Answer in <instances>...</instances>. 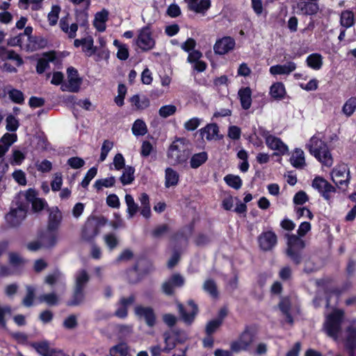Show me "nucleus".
I'll list each match as a JSON object with an SVG mask.
<instances>
[{"label":"nucleus","mask_w":356,"mask_h":356,"mask_svg":"<svg viewBox=\"0 0 356 356\" xmlns=\"http://www.w3.org/2000/svg\"><path fill=\"white\" fill-rule=\"evenodd\" d=\"M24 37L22 35V33H19L15 37L9 38L7 41V44L10 47L19 46L22 48L24 45Z\"/></svg>","instance_id":"338daca9"},{"label":"nucleus","mask_w":356,"mask_h":356,"mask_svg":"<svg viewBox=\"0 0 356 356\" xmlns=\"http://www.w3.org/2000/svg\"><path fill=\"white\" fill-rule=\"evenodd\" d=\"M93 39L91 37L83 38V51L87 56H91L96 51V47L93 44Z\"/></svg>","instance_id":"603ef678"},{"label":"nucleus","mask_w":356,"mask_h":356,"mask_svg":"<svg viewBox=\"0 0 356 356\" xmlns=\"http://www.w3.org/2000/svg\"><path fill=\"white\" fill-rule=\"evenodd\" d=\"M312 187L317 190L327 200L331 197V194L336 191L335 187L321 177H316L312 181Z\"/></svg>","instance_id":"9b49d317"},{"label":"nucleus","mask_w":356,"mask_h":356,"mask_svg":"<svg viewBox=\"0 0 356 356\" xmlns=\"http://www.w3.org/2000/svg\"><path fill=\"white\" fill-rule=\"evenodd\" d=\"M208 159V154L206 152H201L194 154L190 160V165L193 169H196L204 164Z\"/></svg>","instance_id":"f704fd0d"},{"label":"nucleus","mask_w":356,"mask_h":356,"mask_svg":"<svg viewBox=\"0 0 356 356\" xmlns=\"http://www.w3.org/2000/svg\"><path fill=\"white\" fill-rule=\"evenodd\" d=\"M253 341L254 336L252 333L246 329L241 333L238 339L231 343V350L234 353L247 350Z\"/></svg>","instance_id":"9d476101"},{"label":"nucleus","mask_w":356,"mask_h":356,"mask_svg":"<svg viewBox=\"0 0 356 356\" xmlns=\"http://www.w3.org/2000/svg\"><path fill=\"white\" fill-rule=\"evenodd\" d=\"M63 184V176L61 173L56 172L54 175V179L51 183V190L53 191H58L60 190Z\"/></svg>","instance_id":"0e129e2a"},{"label":"nucleus","mask_w":356,"mask_h":356,"mask_svg":"<svg viewBox=\"0 0 356 356\" xmlns=\"http://www.w3.org/2000/svg\"><path fill=\"white\" fill-rule=\"evenodd\" d=\"M113 45L118 48V58L121 60H126L129 56L128 46L126 44L121 43L118 40L113 41Z\"/></svg>","instance_id":"a19ab883"},{"label":"nucleus","mask_w":356,"mask_h":356,"mask_svg":"<svg viewBox=\"0 0 356 356\" xmlns=\"http://www.w3.org/2000/svg\"><path fill=\"white\" fill-rule=\"evenodd\" d=\"M60 10L61 8L58 5H53L51 6V10L47 15L48 22L50 26H53L57 24Z\"/></svg>","instance_id":"de8ad7c7"},{"label":"nucleus","mask_w":356,"mask_h":356,"mask_svg":"<svg viewBox=\"0 0 356 356\" xmlns=\"http://www.w3.org/2000/svg\"><path fill=\"white\" fill-rule=\"evenodd\" d=\"M113 143L109 140H105L103 142L101 147V154L99 159V162H103L104 161L106 160L109 152L113 147Z\"/></svg>","instance_id":"5fc2aeb1"},{"label":"nucleus","mask_w":356,"mask_h":356,"mask_svg":"<svg viewBox=\"0 0 356 356\" xmlns=\"http://www.w3.org/2000/svg\"><path fill=\"white\" fill-rule=\"evenodd\" d=\"M31 346L40 356H70L63 350L53 347L46 340L34 342L31 344Z\"/></svg>","instance_id":"1a4fd4ad"},{"label":"nucleus","mask_w":356,"mask_h":356,"mask_svg":"<svg viewBox=\"0 0 356 356\" xmlns=\"http://www.w3.org/2000/svg\"><path fill=\"white\" fill-rule=\"evenodd\" d=\"M258 243L262 250L269 251L277 245V235L273 231L263 232L258 236Z\"/></svg>","instance_id":"4468645a"},{"label":"nucleus","mask_w":356,"mask_h":356,"mask_svg":"<svg viewBox=\"0 0 356 356\" xmlns=\"http://www.w3.org/2000/svg\"><path fill=\"white\" fill-rule=\"evenodd\" d=\"M108 12L104 9L96 13L93 24L97 31L103 32L106 30V22L108 20Z\"/></svg>","instance_id":"cd10ccee"},{"label":"nucleus","mask_w":356,"mask_h":356,"mask_svg":"<svg viewBox=\"0 0 356 356\" xmlns=\"http://www.w3.org/2000/svg\"><path fill=\"white\" fill-rule=\"evenodd\" d=\"M298 8L302 14L307 15H315L319 10L318 3L314 1H301L298 3Z\"/></svg>","instance_id":"bb28decb"},{"label":"nucleus","mask_w":356,"mask_h":356,"mask_svg":"<svg viewBox=\"0 0 356 356\" xmlns=\"http://www.w3.org/2000/svg\"><path fill=\"white\" fill-rule=\"evenodd\" d=\"M190 10L204 15L211 6L210 0H186Z\"/></svg>","instance_id":"4be33fe9"},{"label":"nucleus","mask_w":356,"mask_h":356,"mask_svg":"<svg viewBox=\"0 0 356 356\" xmlns=\"http://www.w3.org/2000/svg\"><path fill=\"white\" fill-rule=\"evenodd\" d=\"M99 234V225L94 218H88L82 230L81 237L87 241H92Z\"/></svg>","instance_id":"dca6fc26"},{"label":"nucleus","mask_w":356,"mask_h":356,"mask_svg":"<svg viewBox=\"0 0 356 356\" xmlns=\"http://www.w3.org/2000/svg\"><path fill=\"white\" fill-rule=\"evenodd\" d=\"M135 300L134 296L120 299L119 307L115 311V314L119 318H125L127 316V307Z\"/></svg>","instance_id":"c85d7f7f"},{"label":"nucleus","mask_w":356,"mask_h":356,"mask_svg":"<svg viewBox=\"0 0 356 356\" xmlns=\"http://www.w3.org/2000/svg\"><path fill=\"white\" fill-rule=\"evenodd\" d=\"M85 299V292L83 289L74 288L72 300L68 305L71 306H76L83 302Z\"/></svg>","instance_id":"8fccbe9b"},{"label":"nucleus","mask_w":356,"mask_h":356,"mask_svg":"<svg viewBox=\"0 0 356 356\" xmlns=\"http://www.w3.org/2000/svg\"><path fill=\"white\" fill-rule=\"evenodd\" d=\"M235 45L236 42L233 38L225 36L216 40L213 45V51L216 54L225 55L232 51Z\"/></svg>","instance_id":"ddd939ff"},{"label":"nucleus","mask_w":356,"mask_h":356,"mask_svg":"<svg viewBox=\"0 0 356 356\" xmlns=\"http://www.w3.org/2000/svg\"><path fill=\"white\" fill-rule=\"evenodd\" d=\"M165 186L167 188L175 186L178 184L179 175L171 168H168L165 170Z\"/></svg>","instance_id":"e433bc0d"},{"label":"nucleus","mask_w":356,"mask_h":356,"mask_svg":"<svg viewBox=\"0 0 356 356\" xmlns=\"http://www.w3.org/2000/svg\"><path fill=\"white\" fill-rule=\"evenodd\" d=\"M341 25L343 28H350L354 24V14L352 11L345 10L341 14Z\"/></svg>","instance_id":"a18cd8bd"},{"label":"nucleus","mask_w":356,"mask_h":356,"mask_svg":"<svg viewBox=\"0 0 356 356\" xmlns=\"http://www.w3.org/2000/svg\"><path fill=\"white\" fill-rule=\"evenodd\" d=\"M297 68L293 61H288L284 64H277L269 68V72L273 76H289Z\"/></svg>","instance_id":"f3484780"},{"label":"nucleus","mask_w":356,"mask_h":356,"mask_svg":"<svg viewBox=\"0 0 356 356\" xmlns=\"http://www.w3.org/2000/svg\"><path fill=\"white\" fill-rule=\"evenodd\" d=\"M331 177L337 187L345 189L348 187L350 179V169L344 163L338 165L332 170Z\"/></svg>","instance_id":"423d86ee"},{"label":"nucleus","mask_w":356,"mask_h":356,"mask_svg":"<svg viewBox=\"0 0 356 356\" xmlns=\"http://www.w3.org/2000/svg\"><path fill=\"white\" fill-rule=\"evenodd\" d=\"M202 121L199 118H192L184 123V127L187 131H194L200 125Z\"/></svg>","instance_id":"e2e57ef3"},{"label":"nucleus","mask_w":356,"mask_h":356,"mask_svg":"<svg viewBox=\"0 0 356 356\" xmlns=\"http://www.w3.org/2000/svg\"><path fill=\"white\" fill-rule=\"evenodd\" d=\"M113 164L116 170H120L125 168V160L122 154H115L113 158Z\"/></svg>","instance_id":"774afa93"},{"label":"nucleus","mask_w":356,"mask_h":356,"mask_svg":"<svg viewBox=\"0 0 356 356\" xmlns=\"http://www.w3.org/2000/svg\"><path fill=\"white\" fill-rule=\"evenodd\" d=\"M356 110V97H350L344 104L342 111L346 116H350Z\"/></svg>","instance_id":"864d4df0"},{"label":"nucleus","mask_w":356,"mask_h":356,"mask_svg":"<svg viewBox=\"0 0 356 356\" xmlns=\"http://www.w3.org/2000/svg\"><path fill=\"white\" fill-rule=\"evenodd\" d=\"M286 255L296 264H299L302 259V250L305 242L300 237L294 234H287Z\"/></svg>","instance_id":"20e7f679"},{"label":"nucleus","mask_w":356,"mask_h":356,"mask_svg":"<svg viewBox=\"0 0 356 356\" xmlns=\"http://www.w3.org/2000/svg\"><path fill=\"white\" fill-rule=\"evenodd\" d=\"M130 102L136 110H144L149 106V99L146 96L135 95L131 97Z\"/></svg>","instance_id":"72a5a7b5"},{"label":"nucleus","mask_w":356,"mask_h":356,"mask_svg":"<svg viewBox=\"0 0 356 356\" xmlns=\"http://www.w3.org/2000/svg\"><path fill=\"white\" fill-rule=\"evenodd\" d=\"M89 280V275L85 270H78L75 275L74 288L84 289Z\"/></svg>","instance_id":"c9c22d12"},{"label":"nucleus","mask_w":356,"mask_h":356,"mask_svg":"<svg viewBox=\"0 0 356 356\" xmlns=\"http://www.w3.org/2000/svg\"><path fill=\"white\" fill-rule=\"evenodd\" d=\"M27 293L23 299L22 303L26 307H30L33 304V300L35 296V289L31 286H26Z\"/></svg>","instance_id":"680f3d73"},{"label":"nucleus","mask_w":356,"mask_h":356,"mask_svg":"<svg viewBox=\"0 0 356 356\" xmlns=\"http://www.w3.org/2000/svg\"><path fill=\"white\" fill-rule=\"evenodd\" d=\"M178 309L183 321L187 324H191L193 321L198 311L197 305L193 300L188 302L186 308L181 304H178Z\"/></svg>","instance_id":"2eb2a0df"},{"label":"nucleus","mask_w":356,"mask_h":356,"mask_svg":"<svg viewBox=\"0 0 356 356\" xmlns=\"http://www.w3.org/2000/svg\"><path fill=\"white\" fill-rule=\"evenodd\" d=\"M134 313L139 319L144 320L149 327H153L155 325L156 315L152 307L137 305L134 308Z\"/></svg>","instance_id":"f8f14e48"},{"label":"nucleus","mask_w":356,"mask_h":356,"mask_svg":"<svg viewBox=\"0 0 356 356\" xmlns=\"http://www.w3.org/2000/svg\"><path fill=\"white\" fill-rule=\"evenodd\" d=\"M224 181L230 187L239 189L242 186L241 179L236 175H227L224 177Z\"/></svg>","instance_id":"3c124183"},{"label":"nucleus","mask_w":356,"mask_h":356,"mask_svg":"<svg viewBox=\"0 0 356 356\" xmlns=\"http://www.w3.org/2000/svg\"><path fill=\"white\" fill-rule=\"evenodd\" d=\"M97 173V169L96 168L93 167L90 168L81 183V186L83 188H86L89 185L90 181L96 176Z\"/></svg>","instance_id":"052dcab7"},{"label":"nucleus","mask_w":356,"mask_h":356,"mask_svg":"<svg viewBox=\"0 0 356 356\" xmlns=\"http://www.w3.org/2000/svg\"><path fill=\"white\" fill-rule=\"evenodd\" d=\"M202 289L211 298H216L218 296V291L216 282L212 279H207L202 285Z\"/></svg>","instance_id":"4c0bfd02"},{"label":"nucleus","mask_w":356,"mask_h":356,"mask_svg":"<svg viewBox=\"0 0 356 356\" xmlns=\"http://www.w3.org/2000/svg\"><path fill=\"white\" fill-rule=\"evenodd\" d=\"M10 99L17 104H22L24 102V97L23 93L17 89H11L8 92Z\"/></svg>","instance_id":"bf43d9fd"},{"label":"nucleus","mask_w":356,"mask_h":356,"mask_svg":"<svg viewBox=\"0 0 356 356\" xmlns=\"http://www.w3.org/2000/svg\"><path fill=\"white\" fill-rule=\"evenodd\" d=\"M179 140L173 142L169 147L168 157L172 164H180L186 162L188 158V151Z\"/></svg>","instance_id":"0eeeda50"},{"label":"nucleus","mask_w":356,"mask_h":356,"mask_svg":"<svg viewBox=\"0 0 356 356\" xmlns=\"http://www.w3.org/2000/svg\"><path fill=\"white\" fill-rule=\"evenodd\" d=\"M62 213L58 207H52L49 209V218L47 229L49 231H56L61 223Z\"/></svg>","instance_id":"412c9836"},{"label":"nucleus","mask_w":356,"mask_h":356,"mask_svg":"<svg viewBox=\"0 0 356 356\" xmlns=\"http://www.w3.org/2000/svg\"><path fill=\"white\" fill-rule=\"evenodd\" d=\"M131 131L135 136H143L147 133V127L143 120L137 119L132 125Z\"/></svg>","instance_id":"58836bf2"},{"label":"nucleus","mask_w":356,"mask_h":356,"mask_svg":"<svg viewBox=\"0 0 356 356\" xmlns=\"http://www.w3.org/2000/svg\"><path fill=\"white\" fill-rule=\"evenodd\" d=\"M290 300L288 298H284L281 300L279 307L281 310V312L286 316V321L290 323H293V318L290 314L289 310H290Z\"/></svg>","instance_id":"49530a36"},{"label":"nucleus","mask_w":356,"mask_h":356,"mask_svg":"<svg viewBox=\"0 0 356 356\" xmlns=\"http://www.w3.org/2000/svg\"><path fill=\"white\" fill-rule=\"evenodd\" d=\"M108 356H133L130 354V349L126 343H119L109 349Z\"/></svg>","instance_id":"7c9ffc66"},{"label":"nucleus","mask_w":356,"mask_h":356,"mask_svg":"<svg viewBox=\"0 0 356 356\" xmlns=\"http://www.w3.org/2000/svg\"><path fill=\"white\" fill-rule=\"evenodd\" d=\"M218 131V127L216 124H209L200 130L202 138L207 140L216 139Z\"/></svg>","instance_id":"c756f323"},{"label":"nucleus","mask_w":356,"mask_h":356,"mask_svg":"<svg viewBox=\"0 0 356 356\" xmlns=\"http://www.w3.org/2000/svg\"><path fill=\"white\" fill-rule=\"evenodd\" d=\"M27 209L26 202L16 200L13 203L10 211L6 216L7 222L12 227L19 225L26 216Z\"/></svg>","instance_id":"39448f33"},{"label":"nucleus","mask_w":356,"mask_h":356,"mask_svg":"<svg viewBox=\"0 0 356 356\" xmlns=\"http://www.w3.org/2000/svg\"><path fill=\"white\" fill-rule=\"evenodd\" d=\"M290 162L295 168H303L305 165L304 152L301 149L296 148L290 158Z\"/></svg>","instance_id":"2f4dec72"},{"label":"nucleus","mask_w":356,"mask_h":356,"mask_svg":"<svg viewBox=\"0 0 356 356\" xmlns=\"http://www.w3.org/2000/svg\"><path fill=\"white\" fill-rule=\"evenodd\" d=\"M41 241L43 246L51 247L57 242V234L55 231L47 229V232L42 236Z\"/></svg>","instance_id":"37998d69"},{"label":"nucleus","mask_w":356,"mask_h":356,"mask_svg":"<svg viewBox=\"0 0 356 356\" xmlns=\"http://www.w3.org/2000/svg\"><path fill=\"white\" fill-rule=\"evenodd\" d=\"M306 62L309 67L318 70L323 65V58L319 54H312L307 58Z\"/></svg>","instance_id":"ea45409f"},{"label":"nucleus","mask_w":356,"mask_h":356,"mask_svg":"<svg viewBox=\"0 0 356 356\" xmlns=\"http://www.w3.org/2000/svg\"><path fill=\"white\" fill-rule=\"evenodd\" d=\"M177 111V107L172 104L161 106L159 110V115L163 118H167L174 115Z\"/></svg>","instance_id":"6e6d98bb"},{"label":"nucleus","mask_w":356,"mask_h":356,"mask_svg":"<svg viewBox=\"0 0 356 356\" xmlns=\"http://www.w3.org/2000/svg\"><path fill=\"white\" fill-rule=\"evenodd\" d=\"M184 284V279L179 274H174L162 284V290L166 295H172L175 289Z\"/></svg>","instance_id":"6ab92c4d"},{"label":"nucleus","mask_w":356,"mask_h":356,"mask_svg":"<svg viewBox=\"0 0 356 356\" xmlns=\"http://www.w3.org/2000/svg\"><path fill=\"white\" fill-rule=\"evenodd\" d=\"M266 143L267 146L275 151H277L275 154H285L288 152V146L284 144L280 138L272 135H268L266 137Z\"/></svg>","instance_id":"aec40b11"},{"label":"nucleus","mask_w":356,"mask_h":356,"mask_svg":"<svg viewBox=\"0 0 356 356\" xmlns=\"http://www.w3.org/2000/svg\"><path fill=\"white\" fill-rule=\"evenodd\" d=\"M134 44L143 51H147L154 48L156 40L149 24L144 26L137 31V36L134 39Z\"/></svg>","instance_id":"7ed1b4c3"},{"label":"nucleus","mask_w":356,"mask_h":356,"mask_svg":"<svg viewBox=\"0 0 356 356\" xmlns=\"http://www.w3.org/2000/svg\"><path fill=\"white\" fill-rule=\"evenodd\" d=\"M17 140L15 134H5L0 139V156L2 157L8 152L9 147Z\"/></svg>","instance_id":"393cba45"},{"label":"nucleus","mask_w":356,"mask_h":356,"mask_svg":"<svg viewBox=\"0 0 356 356\" xmlns=\"http://www.w3.org/2000/svg\"><path fill=\"white\" fill-rule=\"evenodd\" d=\"M19 127V122L13 115L6 118V129L9 131H15Z\"/></svg>","instance_id":"69168bd1"},{"label":"nucleus","mask_w":356,"mask_h":356,"mask_svg":"<svg viewBox=\"0 0 356 356\" xmlns=\"http://www.w3.org/2000/svg\"><path fill=\"white\" fill-rule=\"evenodd\" d=\"M241 106L243 109H249L252 104V91L249 87L240 89L238 92Z\"/></svg>","instance_id":"a878e982"},{"label":"nucleus","mask_w":356,"mask_h":356,"mask_svg":"<svg viewBox=\"0 0 356 356\" xmlns=\"http://www.w3.org/2000/svg\"><path fill=\"white\" fill-rule=\"evenodd\" d=\"M67 78V81L61 86V90L70 92H78L82 83V79L79 77L78 71L73 67H68Z\"/></svg>","instance_id":"6e6552de"},{"label":"nucleus","mask_w":356,"mask_h":356,"mask_svg":"<svg viewBox=\"0 0 356 356\" xmlns=\"http://www.w3.org/2000/svg\"><path fill=\"white\" fill-rule=\"evenodd\" d=\"M53 58L49 56H44L38 60L36 71L38 74H42L44 72V70L49 67V61L52 60Z\"/></svg>","instance_id":"13d9d810"},{"label":"nucleus","mask_w":356,"mask_h":356,"mask_svg":"<svg viewBox=\"0 0 356 356\" xmlns=\"http://www.w3.org/2000/svg\"><path fill=\"white\" fill-rule=\"evenodd\" d=\"M60 29L65 32L70 38H75L78 30V25L76 23L70 24L69 15L60 19L59 22Z\"/></svg>","instance_id":"5701e85b"},{"label":"nucleus","mask_w":356,"mask_h":356,"mask_svg":"<svg viewBox=\"0 0 356 356\" xmlns=\"http://www.w3.org/2000/svg\"><path fill=\"white\" fill-rule=\"evenodd\" d=\"M116 181L115 177L113 176L106 177L104 179H99L95 181L94 187L97 191H101L103 187L110 188L115 185Z\"/></svg>","instance_id":"c03bdc74"},{"label":"nucleus","mask_w":356,"mask_h":356,"mask_svg":"<svg viewBox=\"0 0 356 356\" xmlns=\"http://www.w3.org/2000/svg\"><path fill=\"white\" fill-rule=\"evenodd\" d=\"M123 172L120 180L123 185H128L133 182L134 180L135 169L131 166H127L123 168Z\"/></svg>","instance_id":"79ce46f5"},{"label":"nucleus","mask_w":356,"mask_h":356,"mask_svg":"<svg viewBox=\"0 0 356 356\" xmlns=\"http://www.w3.org/2000/svg\"><path fill=\"white\" fill-rule=\"evenodd\" d=\"M345 349L348 356H356V323L347 328Z\"/></svg>","instance_id":"a211bd4d"},{"label":"nucleus","mask_w":356,"mask_h":356,"mask_svg":"<svg viewBox=\"0 0 356 356\" xmlns=\"http://www.w3.org/2000/svg\"><path fill=\"white\" fill-rule=\"evenodd\" d=\"M270 96L275 99H282L284 97L286 90L282 82H275L272 84L269 92Z\"/></svg>","instance_id":"473e14b6"},{"label":"nucleus","mask_w":356,"mask_h":356,"mask_svg":"<svg viewBox=\"0 0 356 356\" xmlns=\"http://www.w3.org/2000/svg\"><path fill=\"white\" fill-rule=\"evenodd\" d=\"M125 202L127 206V213L129 218H131L137 213L138 210V206L135 202L134 197L129 194H127L125 195Z\"/></svg>","instance_id":"09e8293b"},{"label":"nucleus","mask_w":356,"mask_h":356,"mask_svg":"<svg viewBox=\"0 0 356 356\" xmlns=\"http://www.w3.org/2000/svg\"><path fill=\"white\" fill-rule=\"evenodd\" d=\"M344 320V312L341 309H335L330 314L325 316L323 323V331L329 337L335 341H341L345 344V339L347 336V328L353 324L356 321H352L346 327L345 332L342 330V323Z\"/></svg>","instance_id":"f257e3e1"},{"label":"nucleus","mask_w":356,"mask_h":356,"mask_svg":"<svg viewBox=\"0 0 356 356\" xmlns=\"http://www.w3.org/2000/svg\"><path fill=\"white\" fill-rule=\"evenodd\" d=\"M306 146L310 154L323 165L327 167L332 165L333 159L330 150L326 143L318 136H312Z\"/></svg>","instance_id":"f03ea898"},{"label":"nucleus","mask_w":356,"mask_h":356,"mask_svg":"<svg viewBox=\"0 0 356 356\" xmlns=\"http://www.w3.org/2000/svg\"><path fill=\"white\" fill-rule=\"evenodd\" d=\"M170 335L169 334H164V341L165 343V346L163 348H162L159 345H156L151 346L149 348V351L152 356H160L162 352L168 353L171 350H172L175 347V343L174 342H170Z\"/></svg>","instance_id":"b1692460"},{"label":"nucleus","mask_w":356,"mask_h":356,"mask_svg":"<svg viewBox=\"0 0 356 356\" xmlns=\"http://www.w3.org/2000/svg\"><path fill=\"white\" fill-rule=\"evenodd\" d=\"M39 300L40 302H44L47 303L48 305H55L58 302V298L54 293H50L47 294L42 295L39 297Z\"/></svg>","instance_id":"4d7b16f0"}]
</instances>
